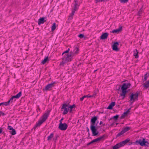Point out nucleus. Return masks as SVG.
Masks as SVG:
<instances>
[{"label": "nucleus", "instance_id": "1", "mask_svg": "<svg viewBox=\"0 0 149 149\" xmlns=\"http://www.w3.org/2000/svg\"><path fill=\"white\" fill-rule=\"evenodd\" d=\"M98 117V116L92 117L91 120L90 129L93 136H96L99 133V132L97 131V129L100 126L96 127L97 124L95 125L96 121L97 120Z\"/></svg>", "mask_w": 149, "mask_h": 149}, {"label": "nucleus", "instance_id": "2", "mask_svg": "<svg viewBox=\"0 0 149 149\" xmlns=\"http://www.w3.org/2000/svg\"><path fill=\"white\" fill-rule=\"evenodd\" d=\"M50 112V110H48L47 112L45 113L38 120V123H36L35 125L34 126L33 128L35 130L37 127H40L41 125L44 122L48 117L49 113Z\"/></svg>", "mask_w": 149, "mask_h": 149}, {"label": "nucleus", "instance_id": "3", "mask_svg": "<svg viewBox=\"0 0 149 149\" xmlns=\"http://www.w3.org/2000/svg\"><path fill=\"white\" fill-rule=\"evenodd\" d=\"M131 86V84L130 83H124L122 85L121 89L122 92L120 93V96H123L122 99H123L125 97L126 93L128 92L127 89L129 88Z\"/></svg>", "mask_w": 149, "mask_h": 149}, {"label": "nucleus", "instance_id": "4", "mask_svg": "<svg viewBox=\"0 0 149 149\" xmlns=\"http://www.w3.org/2000/svg\"><path fill=\"white\" fill-rule=\"evenodd\" d=\"M72 4L73 5V6L72 9V13L69 16L70 19H72L75 11L78 9L80 5V3H79V0H74V3Z\"/></svg>", "mask_w": 149, "mask_h": 149}, {"label": "nucleus", "instance_id": "5", "mask_svg": "<svg viewBox=\"0 0 149 149\" xmlns=\"http://www.w3.org/2000/svg\"><path fill=\"white\" fill-rule=\"evenodd\" d=\"M136 144H139L141 146H145L148 147L149 146V143L146 140L145 138H143L142 140L139 139L137 140L134 143Z\"/></svg>", "mask_w": 149, "mask_h": 149}, {"label": "nucleus", "instance_id": "6", "mask_svg": "<svg viewBox=\"0 0 149 149\" xmlns=\"http://www.w3.org/2000/svg\"><path fill=\"white\" fill-rule=\"evenodd\" d=\"M139 94L140 93L138 91H137L134 94L133 93H131L129 97V98H130L129 101H132V102L131 103V104L135 101L138 100V96Z\"/></svg>", "mask_w": 149, "mask_h": 149}, {"label": "nucleus", "instance_id": "7", "mask_svg": "<svg viewBox=\"0 0 149 149\" xmlns=\"http://www.w3.org/2000/svg\"><path fill=\"white\" fill-rule=\"evenodd\" d=\"M106 137V135L105 134H104L103 135L100 136L94 139L92 141L90 142L87 143V146H88L90 145L93 144L95 142H97L98 141H100L101 140H104L105 139V137Z\"/></svg>", "mask_w": 149, "mask_h": 149}, {"label": "nucleus", "instance_id": "8", "mask_svg": "<svg viewBox=\"0 0 149 149\" xmlns=\"http://www.w3.org/2000/svg\"><path fill=\"white\" fill-rule=\"evenodd\" d=\"M56 84V82L55 81L45 86V89H44L43 90L46 91H47L49 90H50Z\"/></svg>", "mask_w": 149, "mask_h": 149}, {"label": "nucleus", "instance_id": "9", "mask_svg": "<svg viewBox=\"0 0 149 149\" xmlns=\"http://www.w3.org/2000/svg\"><path fill=\"white\" fill-rule=\"evenodd\" d=\"M68 104H67L66 103L63 104L61 108L62 111L63 109L64 110V111L63 112V115H65L67 114L68 112L69 109H68Z\"/></svg>", "mask_w": 149, "mask_h": 149}, {"label": "nucleus", "instance_id": "10", "mask_svg": "<svg viewBox=\"0 0 149 149\" xmlns=\"http://www.w3.org/2000/svg\"><path fill=\"white\" fill-rule=\"evenodd\" d=\"M71 55L70 53L65 54V56L64 55V56L62 58L63 60L67 62L71 61L72 59Z\"/></svg>", "mask_w": 149, "mask_h": 149}, {"label": "nucleus", "instance_id": "11", "mask_svg": "<svg viewBox=\"0 0 149 149\" xmlns=\"http://www.w3.org/2000/svg\"><path fill=\"white\" fill-rule=\"evenodd\" d=\"M68 125L65 123H59V124L58 128L62 131H65L67 128Z\"/></svg>", "mask_w": 149, "mask_h": 149}, {"label": "nucleus", "instance_id": "12", "mask_svg": "<svg viewBox=\"0 0 149 149\" xmlns=\"http://www.w3.org/2000/svg\"><path fill=\"white\" fill-rule=\"evenodd\" d=\"M119 45V44L118 42H114L112 46L113 50L116 51H119V49L118 47Z\"/></svg>", "mask_w": 149, "mask_h": 149}, {"label": "nucleus", "instance_id": "13", "mask_svg": "<svg viewBox=\"0 0 149 149\" xmlns=\"http://www.w3.org/2000/svg\"><path fill=\"white\" fill-rule=\"evenodd\" d=\"M46 19V17H43L39 19L38 20V24L40 25V24H43L45 22H46V19Z\"/></svg>", "mask_w": 149, "mask_h": 149}, {"label": "nucleus", "instance_id": "14", "mask_svg": "<svg viewBox=\"0 0 149 149\" xmlns=\"http://www.w3.org/2000/svg\"><path fill=\"white\" fill-rule=\"evenodd\" d=\"M122 27L121 26H120L118 29H114L111 32L113 33H119L122 31Z\"/></svg>", "mask_w": 149, "mask_h": 149}, {"label": "nucleus", "instance_id": "15", "mask_svg": "<svg viewBox=\"0 0 149 149\" xmlns=\"http://www.w3.org/2000/svg\"><path fill=\"white\" fill-rule=\"evenodd\" d=\"M109 34L107 33H103L100 36V38L101 39H105L107 38Z\"/></svg>", "mask_w": 149, "mask_h": 149}, {"label": "nucleus", "instance_id": "16", "mask_svg": "<svg viewBox=\"0 0 149 149\" xmlns=\"http://www.w3.org/2000/svg\"><path fill=\"white\" fill-rule=\"evenodd\" d=\"M116 104V103L114 102H112L110 103L109 106L107 108V109L111 110L113 109V107H114Z\"/></svg>", "mask_w": 149, "mask_h": 149}, {"label": "nucleus", "instance_id": "17", "mask_svg": "<svg viewBox=\"0 0 149 149\" xmlns=\"http://www.w3.org/2000/svg\"><path fill=\"white\" fill-rule=\"evenodd\" d=\"M79 47L77 45H75L74 47V49L73 52L75 54H77L79 52Z\"/></svg>", "mask_w": 149, "mask_h": 149}, {"label": "nucleus", "instance_id": "18", "mask_svg": "<svg viewBox=\"0 0 149 149\" xmlns=\"http://www.w3.org/2000/svg\"><path fill=\"white\" fill-rule=\"evenodd\" d=\"M119 117V115H116L115 116L111 117V118L109 119V121L112 120L113 119L114 120V121H115L117 120Z\"/></svg>", "mask_w": 149, "mask_h": 149}, {"label": "nucleus", "instance_id": "19", "mask_svg": "<svg viewBox=\"0 0 149 149\" xmlns=\"http://www.w3.org/2000/svg\"><path fill=\"white\" fill-rule=\"evenodd\" d=\"M22 92L21 91L19 92L18 94L16 95L12 96L13 97L14 99H18L22 95Z\"/></svg>", "mask_w": 149, "mask_h": 149}, {"label": "nucleus", "instance_id": "20", "mask_svg": "<svg viewBox=\"0 0 149 149\" xmlns=\"http://www.w3.org/2000/svg\"><path fill=\"white\" fill-rule=\"evenodd\" d=\"M76 107L75 105V104H73L72 105H68V108L69 110V112L70 113H72V109Z\"/></svg>", "mask_w": 149, "mask_h": 149}, {"label": "nucleus", "instance_id": "21", "mask_svg": "<svg viewBox=\"0 0 149 149\" xmlns=\"http://www.w3.org/2000/svg\"><path fill=\"white\" fill-rule=\"evenodd\" d=\"M49 61V60L48 56L46 57L41 62V63L42 64H44L48 62Z\"/></svg>", "mask_w": 149, "mask_h": 149}, {"label": "nucleus", "instance_id": "22", "mask_svg": "<svg viewBox=\"0 0 149 149\" xmlns=\"http://www.w3.org/2000/svg\"><path fill=\"white\" fill-rule=\"evenodd\" d=\"M90 96H91V95L89 94L86 95H85L84 96H83L82 97L80 98V101H82L85 98H91V97H89Z\"/></svg>", "mask_w": 149, "mask_h": 149}, {"label": "nucleus", "instance_id": "23", "mask_svg": "<svg viewBox=\"0 0 149 149\" xmlns=\"http://www.w3.org/2000/svg\"><path fill=\"white\" fill-rule=\"evenodd\" d=\"M138 52L136 49L135 51H134V56L136 58H137L139 57V55H138Z\"/></svg>", "mask_w": 149, "mask_h": 149}, {"label": "nucleus", "instance_id": "24", "mask_svg": "<svg viewBox=\"0 0 149 149\" xmlns=\"http://www.w3.org/2000/svg\"><path fill=\"white\" fill-rule=\"evenodd\" d=\"M128 114L126 112H124L120 117V119L124 118L125 117L127 116Z\"/></svg>", "mask_w": 149, "mask_h": 149}, {"label": "nucleus", "instance_id": "25", "mask_svg": "<svg viewBox=\"0 0 149 149\" xmlns=\"http://www.w3.org/2000/svg\"><path fill=\"white\" fill-rule=\"evenodd\" d=\"M120 147H121V146L119 143H118L113 146L112 148L113 149H118Z\"/></svg>", "mask_w": 149, "mask_h": 149}, {"label": "nucleus", "instance_id": "26", "mask_svg": "<svg viewBox=\"0 0 149 149\" xmlns=\"http://www.w3.org/2000/svg\"><path fill=\"white\" fill-rule=\"evenodd\" d=\"M124 133V132L122 130L119 133L116 135V139L118 137L122 135Z\"/></svg>", "mask_w": 149, "mask_h": 149}, {"label": "nucleus", "instance_id": "27", "mask_svg": "<svg viewBox=\"0 0 149 149\" xmlns=\"http://www.w3.org/2000/svg\"><path fill=\"white\" fill-rule=\"evenodd\" d=\"M143 86L146 88L149 87V80L148 81H146L145 83L143 84Z\"/></svg>", "mask_w": 149, "mask_h": 149}, {"label": "nucleus", "instance_id": "28", "mask_svg": "<svg viewBox=\"0 0 149 149\" xmlns=\"http://www.w3.org/2000/svg\"><path fill=\"white\" fill-rule=\"evenodd\" d=\"M130 129L131 128L130 127H126L123 129L122 130L123 131L124 133H125V132L130 130Z\"/></svg>", "mask_w": 149, "mask_h": 149}, {"label": "nucleus", "instance_id": "29", "mask_svg": "<svg viewBox=\"0 0 149 149\" xmlns=\"http://www.w3.org/2000/svg\"><path fill=\"white\" fill-rule=\"evenodd\" d=\"M56 24L55 23H54L53 24V25L52 26L51 28L52 30L51 31H53L56 28Z\"/></svg>", "mask_w": 149, "mask_h": 149}, {"label": "nucleus", "instance_id": "30", "mask_svg": "<svg viewBox=\"0 0 149 149\" xmlns=\"http://www.w3.org/2000/svg\"><path fill=\"white\" fill-rule=\"evenodd\" d=\"M54 134L53 133H51L50 135L49 136L47 137V140L49 141L54 136Z\"/></svg>", "mask_w": 149, "mask_h": 149}, {"label": "nucleus", "instance_id": "31", "mask_svg": "<svg viewBox=\"0 0 149 149\" xmlns=\"http://www.w3.org/2000/svg\"><path fill=\"white\" fill-rule=\"evenodd\" d=\"M14 99L12 96L11 98L9 99V100L7 102L8 105L10 104V103H12L13 102V100Z\"/></svg>", "mask_w": 149, "mask_h": 149}, {"label": "nucleus", "instance_id": "32", "mask_svg": "<svg viewBox=\"0 0 149 149\" xmlns=\"http://www.w3.org/2000/svg\"><path fill=\"white\" fill-rule=\"evenodd\" d=\"M11 130L12 131L10 132L12 135H14L16 134V132L15 129L13 128Z\"/></svg>", "mask_w": 149, "mask_h": 149}, {"label": "nucleus", "instance_id": "33", "mask_svg": "<svg viewBox=\"0 0 149 149\" xmlns=\"http://www.w3.org/2000/svg\"><path fill=\"white\" fill-rule=\"evenodd\" d=\"M3 105H4L5 106L8 105L7 102H3L0 103V106Z\"/></svg>", "mask_w": 149, "mask_h": 149}, {"label": "nucleus", "instance_id": "34", "mask_svg": "<svg viewBox=\"0 0 149 149\" xmlns=\"http://www.w3.org/2000/svg\"><path fill=\"white\" fill-rule=\"evenodd\" d=\"M70 54L71 56V57L73 59V57L75 56L76 55H77L76 54H75L74 52H73L71 51L70 52Z\"/></svg>", "mask_w": 149, "mask_h": 149}, {"label": "nucleus", "instance_id": "35", "mask_svg": "<svg viewBox=\"0 0 149 149\" xmlns=\"http://www.w3.org/2000/svg\"><path fill=\"white\" fill-rule=\"evenodd\" d=\"M142 11L143 9L142 8H141L138 11L137 15L139 16H141Z\"/></svg>", "mask_w": 149, "mask_h": 149}, {"label": "nucleus", "instance_id": "36", "mask_svg": "<svg viewBox=\"0 0 149 149\" xmlns=\"http://www.w3.org/2000/svg\"><path fill=\"white\" fill-rule=\"evenodd\" d=\"M119 143L121 147L124 146L126 144L124 142H123V141Z\"/></svg>", "mask_w": 149, "mask_h": 149}, {"label": "nucleus", "instance_id": "37", "mask_svg": "<svg viewBox=\"0 0 149 149\" xmlns=\"http://www.w3.org/2000/svg\"><path fill=\"white\" fill-rule=\"evenodd\" d=\"M130 141V139L129 138H127L125 139V140L123 141L124 142L125 144L129 142Z\"/></svg>", "mask_w": 149, "mask_h": 149}, {"label": "nucleus", "instance_id": "38", "mask_svg": "<svg viewBox=\"0 0 149 149\" xmlns=\"http://www.w3.org/2000/svg\"><path fill=\"white\" fill-rule=\"evenodd\" d=\"M129 0H120V2L121 3H126Z\"/></svg>", "mask_w": 149, "mask_h": 149}, {"label": "nucleus", "instance_id": "39", "mask_svg": "<svg viewBox=\"0 0 149 149\" xmlns=\"http://www.w3.org/2000/svg\"><path fill=\"white\" fill-rule=\"evenodd\" d=\"M78 37L80 38H82L84 37V35L83 34H81L78 35Z\"/></svg>", "mask_w": 149, "mask_h": 149}, {"label": "nucleus", "instance_id": "40", "mask_svg": "<svg viewBox=\"0 0 149 149\" xmlns=\"http://www.w3.org/2000/svg\"><path fill=\"white\" fill-rule=\"evenodd\" d=\"M90 95L91 96L89 97H95L96 96V93L95 92H94L93 95Z\"/></svg>", "mask_w": 149, "mask_h": 149}, {"label": "nucleus", "instance_id": "41", "mask_svg": "<svg viewBox=\"0 0 149 149\" xmlns=\"http://www.w3.org/2000/svg\"><path fill=\"white\" fill-rule=\"evenodd\" d=\"M70 51V49L68 48L67 50L65 51L64 52H63L62 54V55H63L64 54H66L68 53L69 52V51Z\"/></svg>", "mask_w": 149, "mask_h": 149}, {"label": "nucleus", "instance_id": "42", "mask_svg": "<svg viewBox=\"0 0 149 149\" xmlns=\"http://www.w3.org/2000/svg\"><path fill=\"white\" fill-rule=\"evenodd\" d=\"M6 115V114L3 113L2 111H0V116H3Z\"/></svg>", "mask_w": 149, "mask_h": 149}, {"label": "nucleus", "instance_id": "43", "mask_svg": "<svg viewBox=\"0 0 149 149\" xmlns=\"http://www.w3.org/2000/svg\"><path fill=\"white\" fill-rule=\"evenodd\" d=\"M64 61L63 60L61 62L60 64V65H62L63 66L64 65V64L65 63V62L64 61Z\"/></svg>", "mask_w": 149, "mask_h": 149}, {"label": "nucleus", "instance_id": "44", "mask_svg": "<svg viewBox=\"0 0 149 149\" xmlns=\"http://www.w3.org/2000/svg\"><path fill=\"white\" fill-rule=\"evenodd\" d=\"M8 129L9 130H11L13 129V128L11 126L8 125Z\"/></svg>", "mask_w": 149, "mask_h": 149}, {"label": "nucleus", "instance_id": "45", "mask_svg": "<svg viewBox=\"0 0 149 149\" xmlns=\"http://www.w3.org/2000/svg\"><path fill=\"white\" fill-rule=\"evenodd\" d=\"M115 121H113L112 123L111 124V125H110V127H113L115 124Z\"/></svg>", "mask_w": 149, "mask_h": 149}, {"label": "nucleus", "instance_id": "46", "mask_svg": "<svg viewBox=\"0 0 149 149\" xmlns=\"http://www.w3.org/2000/svg\"><path fill=\"white\" fill-rule=\"evenodd\" d=\"M131 109V108H130L128 109L127 111H126V112L128 114V113L130 112V110Z\"/></svg>", "mask_w": 149, "mask_h": 149}, {"label": "nucleus", "instance_id": "47", "mask_svg": "<svg viewBox=\"0 0 149 149\" xmlns=\"http://www.w3.org/2000/svg\"><path fill=\"white\" fill-rule=\"evenodd\" d=\"M64 119V118H62L61 120L59 121V123H62V121Z\"/></svg>", "mask_w": 149, "mask_h": 149}, {"label": "nucleus", "instance_id": "48", "mask_svg": "<svg viewBox=\"0 0 149 149\" xmlns=\"http://www.w3.org/2000/svg\"><path fill=\"white\" fill-rule=\"evenodd\" d=\"M147 78H148L147 77H144V81H146L147 80Z\"/></svg>", "mask_w": 149, "mask_h": 149}, {"label": "nucleus", "instance_id": "49", "mask_svg": "<svg viewBox=\"0 0 149 149\" xmlns=\"http://www.w3.org/2000/svg\"><path fill=\"white\" fill-rule=\"evenodd\" d=\"M3 131L2 128H0V134L2 133Z\"/></svg>", "mask_w": 149, "mask_h": 149}, {"label": "nucleus", "instance_id": "50", "mask_svg": "<svg viewBox=\"0 0 149 149\" xmlns=\"http://www.w3.org/2000/svg\"><path fill=\"white\" fill-rule=\"evenodd\" d=\"M86 129H87V132H89V130L88 128V127H87Z\"/></svg>", "mask_w": 149, "mask_h": 149}, {"label": "nucleus", "instance_id": "51", "mask_svg": "<svg viewBox=\"0 0 149 149\" xmlns=\"http://www.w3.org/2000/svg\"><path fill=\"white\" fill-rule=\"evenodd\" d=\"M37 109H38V110H39V111H40V109L39 108V107L38 105L37 106Z\"/></svg>", "mask_w": 149, "mask_h": 149}, {"label": "nucleus", "instance_id": "52", "mask_svg": "<svg viewBox=\"0 0 149 149\" xmlns=\"http://www.w3.org/2000/svg\"><path fill=\"white\" fill-rule=\"evenodd\" d=\"M128 143H129V145H131L132 144V142H130V141Z\"/></svg>", "mask_w": 149, "mask_h": 149}, {"label": "nucleus", "instance_id": "53", "mask_svg": "<svg viewBox=\"0 0 149 149\" xmlns=\"http://www.w3.org/2000/svg\"><path fill=\"white\" fill-rule=\"evenodd\" d=\"M147 74H148V73H146L145 74V75H144V77H148V76L147 75Z\"/></svg>", "mask_w": 149, "mask_h": 149}, {"label": "nucleus", "instance_id": "54", "mask_svg": "<svg viewBox=\"0 0 149 149\" xmlns=\"http://www.w3.org/2000/svg\"><path fill=\"white\" fill-rule=\"evenodd\" d=\"M103 123V122L102 121H100V125H102V124Z\"/></svg>", "mask_w": 149, "mask_h": 149}, {"label": "nucleus", "instance_id": "55", "mask_svg": "<svg viewBox=\"0 0 149 149\" xmlns=\"http://www.w3.org/2000/svg\"><path fill=\"white\" fill-rule=\"evenodd\" d=\"M56 139H57V138L59 137V136L58 135H57L56 136Z\"/></svg>", "mask_w": 149, "mask_h": 149}, {"label": "nucleus", "instance_id": "56", "mask_svg": "<svg viewBox=\"0 0 149 149\" xmlns=\"http://www.w3.org/2000/svg\"><path fill=\"white\" fill-rule=\"evenodd\" d=\"M38 111H39V110H38V109H37L36 110V111L38 113Z\"/></svg>", "mask_w": 149, "mask_h": 149}, {"label": "nucleus", "instance_id": "57", "mask_svg": "<svg viewBox=\"0 0 149 149\" xmlns=\"http://www.w3.org/2000/svg\"><path fill=\"white\" fill-rule=\"evenodd\" d=\"M57 140V139H56H56L55 140V141H56V140Z\"/></svg>", "mask_w": 149, "mask_h": 149}, {"label": "nucleus", "instance_id": "58", "mask_svg": "<svg viewBox=\"0 0 149 149\" xmlns=\"http://www.w3.org/2000/svg\"><path fill=\"white\" fill-rule=\"evenodd\" d=\"M67 104H68V105H69V106H70V104H69V103H68Z\"/></svg>", "mask_w": 149, "mask_h": 149}, {"label": "nucleus", "instance_id": "59", "mask_svg": "<svg viewBox=\"0 0 149 149\" xmlns=\"http://www.w3.org/2000/svg\"><path fill=\"white\" fill-rule=\"evenodd\" d=\"M118 124V123H116V125H117Z\"/></svg>", "mask_w": 149, "mask_h": 149}, {"label": "nucleus", "instance_id": "60", "mask_svg": "<svg viewBox=\"0 0 149 149\" xmlns=\"http://www.w3.org/2000/svg\"><path fill=\"white\" fill-rule=\"evenodd\" d=\"M103 126H105V124H103Z\"/></svg>", "mask_w": 149, "mask_h": 149}, {"label": "nucleus", "instance_id": "61", "mask_svg": "<svg viewBox=\"0 0 149 149\" xmlns=\"http://www.w3.org/2000/svg\"><path fill=\"white\" fill-rule=\"evenodd\" d=\"M97 70H95V71H94V72H95Z\"/></svg>", "mask_w": 149, "mask_h": 149}, {"label": "nucleus", "instance_id": "62", "mask_svg": "<svg viewBox=\"0 0 149 149\" xmlns=\"http://www.w3.org/2000/svg\"><path fill=\"white\" fill-rule=\"evenodd\" d=\"M53 0H52V1H53Z\"/></svg>", "mask_w": 149, "mask_h": 149}]
</instances>
